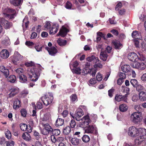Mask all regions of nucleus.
Masks as SVG:
<instances>
[{"label": "nucleus", "instance_id": "obj_1", "mask_svg": "<svg viewBox=\"0 0 146 146\" xmlns=\"http://www.w3.org/2000/svg\"><path fill=\"white\" fill-rule=\"evenodd\" d=\"M81 122L79 124L80 126L84 128L86 133H93L96 135L98 134V129L95 126L92 125H88L91 122L89 115L84 116L81 119Z\"/></svg>", "mask_w": 146, "mask_h": 146}, {"label": "nucleus", "instance_id": "obj_2", "mask_svg": "<svg viewBox=\"0 0 146 146\" xmlns=\"http://www.w3.org/2000/svg\"><path fill=\"white\" fill-rule=\"evenodd\" d=\"M36 67V66H33L31 69V74L29 75L30 80L33 82H36L39 76V70Z\"/></svg>", "mask_w": 146, "mask_h": 146}, {"label": "nucleus", "instance_id": "obj_3", "mask_svg": "<svg viewBox=\"0 0 146 146\" xmlns=\"http://www.w3.org/2000/svg\"><path fill=\"white\" fill-rule=\"evenodd\" d=\"M142 118V113L138 111L133 113L130 116L131 121L135 124L140 123L141 121Z\"/></svg>", "mask_w": 146, "mask_h": 146}, {"label": "nucleus", "instance_id": "obj_4", "mask_svg": "<svg viewBox=\"0 0 146 146\" xmlns=\"http://www.w3.org/2000/svg\"><path fill=\"white\" fill-rule=\"evenodd\" d=\"M53 99L52 94L49 93L48 94L42 96L41 100L44 104L47 106L50 104L52 102Z\"/></svg>", "mask_w": 146, "mask_h": 146}, {"label": "nucleus", "instance_id": "obj_5", "mask_svg": "<svg viewBox=\"0 0 146 146\" xmlns=\"http://www.w3.org/2000/svg\"><path fill=\"white\" fill-rule=\"evenodd\" d=\"M139 128L134 126L129 127L128 129V135L132 137H135L140 135Z\"/></svg>", "mask_w": 146, "mask_h": 146}, {"label": "nucleus", "instance_id": "obj_6", "mask_svg": "<svg viewBox=\"0 0 146 146\" xmlns=\"http://www.w3.org/2000/svg\"><path fill=\"white\" fill-rule=\"evenodd\" d=\"M42 125L44 129L41 131L42 134L44 135H47L52 133L53 129L49 124L42 123Z\"/></svg>", "mask_w": 146, "mask_h": 146}, {"label": "nucleus", "instance_id": "obj_7", "mask_svg": "<svg viewBox=\"0 0 146 146\" xmlns=\"http://www.w3.org/2000/svg\"><path fill=\"white\" fill-rule=\"evenodd\" d=\"M23 59V56L17 52H15L14 58L12 59V62L15 64H18Z\"/></svg>", "mask_w": 146, "mask_h": 146}, {"label": "nucleus", "instance_id": "obj_8", "mask_svg": "<svg viewBox=\"0 0 146 146\" xmlns=\"http://www.w3.org/2000/svg\"><path fill=\"white\" fill-rule=\"evenodd\" d=\"M131 65L133 68L137 69L140 70L144 69L145 68L146 66L145 64L143 62H134L131 64Z\"/></svg>", "mask_w": 146, "mask_h": 146}, {"label": "nucleus", "instance_id": "obj_9", "mask_svg": "<svg viewBox=\"0 0 146 146\" xmlns=\"http://www.w3.org/2000/svg\"><path fill=\"white\" fill-rule=\"evenodd\" d=\"M0 23L3 26L4 28L6 29H9L12 25L11 23L9 22L3 18L0 19Z\"/></svg>", "mask_w": 146, "mask_h": 146}, {"label": "nucleus", "instance_id": "obj_10", "mask_svg": "<svg viewBox=\"0 0 146 146\" xmlns=\"http://www.w3.org/2000/svg\"><path fill=\"white\" fill-rule=\"evenodd\" d=\"M84 114L83 111L81 109L78 108L77 111L76 113L74 114V116L73 114H70L74 118H75L77 121H80V118Z\"/></svg>", "mask_w": 146, "mask_h": 146}, {"label": "nucleus", "instance_id": "obj_11", "mask_svg": "<svg viewBox=\"0 0 146 146\" xmlns=\"http://www.w3.org/2000/svg\"><path fill=\"white\" fill-rule=\"evenodd\" d=\"M87 70L85 68H83L82 70L80 68H78L72 69V72L74 73L77 74H79L82 73L83 75H84L88 73Z\"/></svg>", "mask_w": 146, "mask_h": 146}, {"label": "nucleus", "instance_id": "obj_12", "mask_svg": "<svg viewBox=\"0 0 146 146\" xmlns=\"http://www.w3.org/2000/svg\"><path fill=\"white\" fill-rule=\"evenodd\" d=\"M128 58L129 60L133 62L138 60V56L134 52L129 53L128 56Z\"/></svg>", "mask_w": 146, "mask_h": 146}, {"label": "nucleus", "instance_id": "obj_13", "mask_svg": "<svg viewBox=\"0 0 146 146\" xmlns=\"http://www.w3.org/2000/svg\"><path fill=\"white\" fill-rule=\"evenodd\" d=\"M69 31L68 29L63 26L62 29L60 30L59 32L57 35V36H58L60 35L62 37H64L67 34V33Z\"/></svg>", "mask_w": 146, "mask_h": 146}, {"label": "nucleus", "instance_id": "obj_14", "mask_svg": "<svg viewBox=\"0 0 146 146\" xmlns=\"http://www.w3.org/2000/svg\"><path fill=\"white\" fill-rule=\"evenodd\" d=\"M51 120V115L49 113H46L42 117H41L40 121L41 122H48Z\"/></svg>", "mask_w": 146, "mask_h": 146}, {"label": "nucleus", "instance_id": "obj_15", "mask_svg": "<svg viewBox=\"0 0 146 146\" xmlns=\"http://www.w3.org/2000/svg\"><path fill=\"white\" fill-rule=\"evenodd\" d=\"M7 12L8 13H11L10 14H7V16L10 19L14 18L16 15V12L14 9H7Z\"/></svg>", "mask_w": 146, "mask_h": 146}, {"label": "nucleus", "instance_id": "obj_16", "mask_svg": "<svg viewBox=\"0 0 146 146\" xmlns=\"http://www.w3.org/2000/svg\"><path fill=\"white\" fill-rule=\"evenodd\" d=\"M45 49L48 51L49 54L51 56H54L57 52L56 49L54 47L49 48L48 46H46Z\"/></svg>", "mask_w": 146, "mask_h": 146}, {"label": "nucleus", "instance_id": "obj_17", "mask_svg": "<svg viewBox=\"0 0 146 146\" xmlns=\"http://www.w3.org/2000/svg\"><path fill=\"white\" fill-rule=\"evenodd\" d=\"M127 94H126L123 96L122 95H116L115 97V100L118 102L123 101L125 102H127Z\"/></svg>", "mask_w": 146, "mask_h": 146}, {"label": "nucleus", "instance_id": "obj_18", "mask_svg": "<svg viewBox=\"0 0 146 146\" xmlns=\"http://www.w3.org/2000/svg\"><path fill=\"white\" fill-rule=\"evenodd\" d=\"M19 92V89L17 87L12 88L11 90V93L9 94V97L14 96Z\"/></svg>", "mask_w": 146, "mask_h": 146}, {"label": "nucleus", "instance_id": "obj_19", "mask_svg": "<svg viewBox=\"0 0 146 146\" xmlns=\"http://www.w3.org/2000/svg\"><path fill=\"white\" fill-rule=\"evenodd\" d=\"M0 71L3 73L6 78L9 75V70L3 66L2 65L0 66Z\"/></svg>", "mask_w": 146, "mask_h": 146}, {"label": "nucleus", "instance_id": "obj_20", "mask_svg": "<svg viewBox=\"0 0 146 146\" xmlns=\"http://www.w3.org/2000/svg\"><path fill=\"white\" fill-rule=\"evenodd\" d=\"M9 55L8 51L6 49L2 50L0 54V57L3 59H6L8 58Z\"/></svg>", "mask_w": 146, "mask_h": 146}, {"label": "nucleus", "instance_id": "obj_21", "mask_svg": "<svg viewBox=\"0 0 146 146\" xmlns=\"http://www.w3.org/2000/svg\"><path fill=\"white\" fill-rule=\"evenodd\" d=\"M58 29V24L57 23L54 24L52 26L51 30L50 31V34L53 35L55 34L57 32Z\"/></svg>", "mask_w": 146, "mask_h": 146}, {"label": "nucleus", "instance_id": "obj_22", "mask_svg": "<svg viewBox=\"0 0 146 146\" xmlns=\"http://www.w3.org/2000/svg\"><path fill=\"white\" fill-rule=\"evenodd\" d=\"M132 37L133 38L141 39L142 38L141 33L137 31H135L133 32L131 34Z\"/></svg>", "mask_w": 146, "mask_h": 146}, {"label": "nucleus", "instance_id": "obj_23", "mask_svg": "<svg viewBox=\"0 0 146 146\" xmlns=\"http://www.w3.org/2000/svg\"><path fill=\"white\" fill-rule=\"evenodd\" d=\"M87 60L89 62H93L94 63H97L99 61V60L98 58L94 56L88 57L87 58Z\"/></svg>", "mask_w": 146, "mask_h": 146}, {"label": "nucleus", "instance_id": "obj_24", "mask_svg": "<svg viewBox=\"0 0 146 146\" xmlns=\"http://www.w3.org/2000/svg\"><path fill=\"white\" fill-rule=\"evenodd\" d=\"M2 44L3 45L7 46L10 44V42L9 37L7 36H6L4 38H3L1 42Z\"/></svg>", "mask_w": 146, "mask_h": 146}, {"label": "nucleus", "instance_id": "obj_25", "mask_svg": "<svg viewBox=\"0 0 146 146\" xmlns=\"http://www.w3.org/2000/svg\"><path fill=\"white\" fill-rule=\"evenodd\" d=\"M11 3L15 6L21 5L22 3L23 0H10Z\"/></svg>", "mask_w": 146, "mask_h": 146}, {"label": "nucleus", "instance_id": "obj_26", "mask_svg": "<svg viewBox=\"0 0 146 146\" xmlns=\"http://www.w3.org/2000/svg\"><path fill=\"white\" fill-rule=\"evenodd\" d=\"M112 43L116 49H119L122 47V44L120 43L119 41L115 40L112 41Z\"/></svg>", "mask_w": 146, "mask_h": 146}, {"label": "nucleus", "instance_id": "obj_27", "mask_svg": "<svg viewBox=\"0 0 146 146\" xmlns=\"http://www.w3.org/2000/svg\"><path fill=\"white\" fill-rule=\"evenodd\" d=\"M21 101L18 99H16L14 101L13 108L15 109H16L19 108L21 106Z\"/></svg>", "mask_w": 146, "mask_h": 146}, {"label": "nucleus", "instance_id": "obj_28", "mask_svg": "<svg viewBox=\"0 0 146 146\" xmlns=\"http://www.w3.org/2000/svg\"><path fill=\"white\" fill-rule=\"evenodd\" d=\"M29 91L27 89H24L21 91L19 95L21 98H24L26 97L29 94Z\"/></svg>", "mask_w": 146, "mask_h": 146}, {"label": "nucleus", "instance_id": "obj_29", "mask_svg": "<svg viewBox=\"0 0 146 146\" xmlns=\"http://www.w3.org/2000/svg\"><path fill=\"white\" fill-rule=\"evenodd\" d=\"M139 99L141 101H144L146 100V93L145 92H140L139 94Z\"/></svg>", "mask_w": 146, "mask_h": 146}, {"label": "nucleus", "instance_id": "obj_30", "mask_svg": "<svg viewBox=\"0 0 146 146\" xmlns=\"http://www.w3.org/2000/svg\"><path fill=\"white\" fill-rule=\"evenodd\" d=\"M80 139L75 137L72 138L71 140L72 144L74 145H78L80 143Z\"/></svg>", "mask_w": 146, "mask_h": 146}, {"label": "nucleus", "instance_id": "obj_31", "mask_svg": "<svg viewBox=\"0 0 146 146\" xmlns=\"http://www.w3.org/2000/svg\"><path fill=\"white\" fill-rule=\"evenodd\" d=\"M144 140V138L143 136H139L135 139V144L139 145Z\"/></svg>", "mask_w": 146, "mask_h": 146}, {"label": "nucleus", "instance_id": "obj_32", "mask_svg": "<svg viewBox=\"0 0 146 146\" xmlns=\"http://www.w3.org/2000/svg\"><path fill=\"white\" fill-rule=\"evenodd\" d=\"M23 138L25 140L29 141L31 139V137L30 135L27 132H24L22 135Z\"/></svg>", "mask_w": 146, "mask_h": 146}, {"label": "nucleus", "instance_id": "obj_33", "mask_svg": "<svg viewBox=\"0 0 146 146\" xmlns=\"http://www.w3.org/2000/svg\"><path fill=\"white\" fill-rule=\"evenodd\" d=\"M121 69L122 70L123 72H127L130 71V67L129 65H124L121 67Z\"/></svg>", "mask_w": 146, "mask_h": 146}, {"label": "nucleus", "instance_id": "obj_34", "mask_svg": "<svg viewBox=\"0 0 146 146\" xmlns=\"http://www.w3.org/2000/svg\"><path fill=\"white\" fill-rule=\"evenodd\" d=\"M107 54L106 52L101 51L100 54V58L104 61H106L107 58Z\"/></svg>", "mask_w": 146, "mask_h": 146}, {"label": "nucleus", "instance_id": "obj_35", "mask_svg": "<svg viewBox=\"0 0 146 146\" xmlns=\"http://www.w3.org/2000/svg\"><path fill=\"white\" fill-rule=\"evenodd\" d=\"M19 81L22 83H26L27 81V77L24 75L21 74L19 76Z\"/></svg>", "mask_w": 146, "mask_h": 146}, {"label": "nucleus", "instance_id": "obj_36", "mask_svg": "<svg viewBox=\"0 0 146 146\" xmlns=\"http://www.w3.org/2000/svg\"><path fill=\"white\" fill-rule=\"evenodd\" d=\"M16 77L14 75H11L7 78L8 81L12 83H15L16 81Z\"/></svg>", "mask_w": 146, "mask_h": 146}, {"label": "nucleus", "instance_id": "obj_37", "mask_svg": "<svg viewBox=\"0 0 146 146\" xmlns=\"http://www.w3.org/2000/svg\"><path fill=\"white\" fill-rule=\"evenodd\" d=\"M119 109L121 111L123 112L127 110L128 107L125 104H122L119 106Z\"/></svg>", "mask_w": 146, "mask_h": 146}, {"label": "nucleus", "instance_id": "obj_38", "mask_svg": "<svg viewBox=\"0 0 146 146\" xmlns=\"http://www.w3.org/2000/svg\"><path fill=\"white\" fill-rule=\"evenodd\" d=\"M64 120L61 118H58L56 120L55 125L56 126H60L62 125L64 123Z\"/></svg>", "mask_w": 146, "mask_h": 146}, {"label": "nucleus", "instance_id": "obj_39", "mask_svg": "<svg viewBox=\"0 0 146 146\" xmlns=\"http://www.w3.org/2000/svg\"><path fill=\"white\" fill-rule=\"evenodd\" d=\"M57 42L59 45L64 46L66 44L67 41L66 40H63L60 38L58 40Z\"/></svg>", "mask_w": 146, "mask_h": 146}, {"label": "nucleus", "instance_id": "obj_40", "mask_svg": "<svg viewBox=\"0 0 146 146\" xmlns=\"http://www.w3.org/2000/svg\"><path fill=\"white\" fill-rule=\"evenodd\" d=\"M71 131L70 127L68 126H67L64 129L63 133L65 135H67L70 133Z\"/></svg>", "mask_w": 146, "mask_h": 146}, {"label": "nucleus", "instance_id": "obj_41", "mask_svg": "<svg viewBox=\"0 0 146 146\" xmlns=\"http://www.w3.org/2000/svg\"><path fill=\"white\" fill-rule=\"evenodd\" d=\"M22 26L23 27L24 25H25L26 27L27 28L29 23V21L28 19V17H25L23 21Z\"/></svg>", "mask_w": 146, "mask_h": 146}, {"label": "nucleus", "instance_id": "obj_42", "mask_svg": "<svg viewBox=\"0 0 146 146\" xmlns=\"http://www.w3.org/2000/svg\"><path fill=\"white\" fill-rule=\"evenodd\" d=\"M140 134L142 135V136L146 135V129L144 128H139Z\"/></svg>", "mask_w": 146, "mask_h": 146}, {"label": "nucleus", "instance_id": "obj_43", "mask_svg": "<svg viewBox=\"0 0 146 146\" xmlns=\"http://www.w3.org/2000/svg\"><path fill=\"white\" fill-rule=\"evenodd\" d=\"M25 65L27 66H30V71L31 72V68H33V66H36V68L38 69V65H36V66L34 65V63L33 62H27L25 63Z\"/></svg>", "mask_w": 146, "mask_h": 146}, {"label": "nucleus", "instance_id": "obj_44", "mask_svg": "<svg viewBox=\"0 0 146 146\" xmlns=\"http://www.w3.org/2000/svg\"><path fill=\"white\" fill-rule=\"evenodd\" d=\"M20 127L21 130L25 131L27 129L28 125L25 123H21L20 125Z\"/></svg>", "mask_w": 146, "mask_h": 146}, {"label": "nucleus", "instance_id": "obj_45", "mask_svg": "<svg viewBox=\"0 0 146 146\" xmlns=\"http://www.w3.org/2000/svg\"><path fill=\"white\" fill-rule=\"evenodd\" d=\"M82 141L85 143L89 142L90 139L89 137L87 135H84L82 137Z\"/></svg>", "mask_w": 146, "mask_h": 146}, {"label": "nucleus", "instance_id": "obj_46", "mask_svg": "<svg viewBox=\"0 0 146 146\" xmlns=\"http://www.w3.org/2000/svg\"><path fill=\"white\" fill-rule=\"evenodd\" d=\"M135 88L139 92H143L144 89V87L140 84L137 85Z\"/></svg>", "mask_w": 146, "mask_h": 146}, {"label": "nucleus", "instance_id": "obj_47", "mask_svg": "<svg viewBox=\"0 0 146 146\" xmlns=\"http://www.w3.org/2000/svg\"><path fill=\"white\" fill-rule=\"evenodd\" d=\"M71 101L72 102H76L78 101V98L76 95L75 94H72L70 96Z\"/></svg>", "mask_w": 146, "mask_h": 146}, {"label": "nucleus", "instance_id": "obj_48", "mask_svg": "<svg viewBox=\"0 0 146 146\" xmlns=\"http://www.w3.org/2000/svg\"><path fill=\"white\" fill-rule=\"evenodd\" d=\"M24 71V70L21 68H17L15 70L16 73L19 75H21L23 73Z\"/></svg>", "mask_w": 146, "mask_h": 146}, {"label": "nucleus", "instance_id": "obj_49", "mask_svg": "<svg viewBox=\"0 0 146 146\" xmlns=\"http://www.w3.org/2000/svg\"><path fill=\"white\" fill-rule=\"evenodd\" d=\"M130 83L134 87H136L138 84V82L135 79H131L130 81Z\"/></svg>", "mask_w": 146, "mask_h": 146}, {"label": "nucleus", "instance_id": "obj_50", "mask_svg": "<svg viewBox=\"0 0 146 146\" xmlns=\"http://www.w3.org/2000/svg\"><path fill=\"white\" fill-rule=\"evenodd\" d=\"M5 134L7 138L8 139H11V134L10 131L7 129L5 132Z\"/></svg>", "mask_w": 146, "mask_h": 146}, {"label": "nucleus", "instance_id": "obj_51", "mask_svg": "<svg viewBox=\"0 0 146 146\" xmlns=\"http://www.w3.org/2000/svg\"><path fill=\"white\" fill-rule=\"evenodd\" d=\"M139 56H138V60H139L141 61H146L145 57L142 54L139 53Z\"/></svg>", "mask_w": 146, "mask_h": 146}, {"label": "nucleus", "instance_id": "obj_52", "mask_svg": "<svg viewBox=\"0 0 146 146\" xmlns=\"http://www.w3.org/2000/svg\"><path fill=\"white\" fill-rule=\"evenodd\" d=\"M50 23L49 21H46L45 23L44 27L45 30L48 29L50 28L51 27Z\"/></svg>", "mask_w": 146, "mask_h": 146}, {"label": "nucleus", "instance_id": "obj_53", "mask_svg": "<svg viewBox=\"0 0 146 146\" xmlns=\"http://www.w3.org/2000/svg\"><path fill=\"white\" fill-rule=\"evenodd\" d=\"M53 134L57 136L59 135L60 133V131L59 129H55L53 130L52 131Z\"/></svg>", "mask_w": 146, "mask_h": 146}, {"label": "nucleus", "instance_id": "obj_54", "mask_svg": "<svg viewBox=\"0 0 146 146\" xmlns=\"http://www.w3.org/2000/svg\"><path fill=\"white\" fill-rule=\"evenodd\" d=\"M50 139L51 141L53 143H55L57 142V139L53 135L51 136Z\"/></svg>", "mask_w": 146, "mask_h": 146}, {"label": "nucleus", "instance_id": "obj_55", "mask_svg": "<svg viewBox=\"0 0 146 146\" xmlns=\"http://www.w3.org/2000/svg\"><path fill=\"white\" fill-rule=\"evenodd\" d=\"M140 19L143 21H146V16L144 15V13H142L139 16Z\"/></svg>", "mask_w": 146, "mask_h": 146}, {"label": "nucleus", "instance_id": "obj_56", "mask_svg": "<svg viewBox=\"0 0 146 146\" xmlns=\"http://www.w3.org/2000/svg\"><path fill=\"white\" fill-rule=\"evenodd\" d=\"M72 7L71 3L69 1H67L65 5V7L67 9H71Z\"/></svg>", "mask_w": 146, "mask_h": 146}, {"label": "nucleus", "instance_id": "obj_57", "mask_svg": "<svg viewBox=\"0 0 146 146\" xmlns=\"http://www.w3.org/2000/svg\"><path fill=\"white\" fill-rule=\"evenodd\" d=\"M21 115L24 117L26 116L27 112L26 110L24 109H22L21 110Z\"/></svg>", "mask_w": 146, "mask_h": 146}, {"label": "nucleus", "instance_id": "obj_58", "mask_svg": "<svg viewBox=\"0 0 146 146\" xmlns=\"http://www.w3.org/2000/svg\"><path fill=\"white\" fill-rule=\"evenodd\" d=\"M6 146H13L15 143L13 141L5 142Z\"/></svg>", "mask_w": 146, "mask_h": 146}, {"label": "nucleus", "instance_id": "obj_59", "mask_svg": "<svg viewBox=\"0 0 146 146\" xmlns=\"http://www.w3.org/2000/svg\"><path fill=\"white\" fill-rule=\"evenodd\" d=\"M76 125V123L75 121L74 120H71L70 121V125L72 128L75 127Z\"/></svg>", "mask_w": 146, "mask_h": 146}, {"label": "nucleus", "instance_id": "obj_60", "mask_svg": "<svg viewBox=\"0 0 146 146\" xmlns=\"http://www.w3.org/2000/svg\"><path fill=\"white\" fill-rule=\"evenodd\" d=\"M96 80L98 81H100L102 79V75L100 74H97L96 76Z\"/></svg>", "mask_w": 146, "mask_h": 146}, {"label": "nucleus", "instance_id": "obj_61", "mask_svg": "<svg viewBox=\"0 0 146 146\" xmlns=\"http://www.w3.org/2000/svg\"><path fill=\"white\" fill-rule=\"evenodd\" d=\"M133 40L135 46L136 47H139V42L138 40L136 39H133Z\"/></svg>", "mask_w": 146, "mask_h": 146}, {"label": "nucleus", "instance_id": "obj_62", "mask_svg": "<svg viewBox=\"0 0 146 146\" xmlns=\"http://www.w3.org/2000/svg\"><path fill=\"white\" fill-rule=\"evenodd\" d=\"M121 7L122 4L121 2H119L115 8V9L116 11L119 10V9Z\"/></svg>", "mask_w": 146, "mask_h": 146}, {"label": "nucleus", "instance_id": "obj_63", "mask_svg": "<svg viewBox=\"0 0 146 146\" xmlns=\"http://www.w3.org/2000/svg\"><path fill=\"white\" fill-rule=\"evenodd\" d=\"M34 135L36 137V139L37 140H38L40 138V136L39 135V133L36 131H35L34 133Z\"/></svg>", "mask_w": 146, "mask_h": 146}, {"label": "nucleus", "instance_id": "obj_64", "mask_svg": "<svg viewBox=\"0 0 146 146\" xmlns=\"http://www.w3.org/2000/svg\"><path fill=\"white\" fill-rule=\"evenodd\" d=\"M96 82V80L95 78L91 79L89 81V83L93 85L95 84Z\"/></svg>", "mask_w": 146, "mask_h": 146}]
</instances>
